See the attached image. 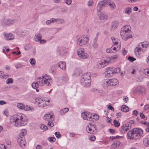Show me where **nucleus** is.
<instances>
[{"instance_id":"f257e3e1","label":"nucleus","mask_w":149,"mask_h":149,"mask_svg":"<svg viewBox=\"0 0 149 149\" xmlns=\"http://www.w3.org/2000/svg\"><path fill=\"white\" fill-rule=\"evenodd\" d=\"M10 120L11 124L15 127L25 126L28 122V119L25 115L19 113L11 116Z\"/></svg>"},{"instance_id":"f03ea898","label":"nucleus","mask_w":149,"mask_h":149,"mask_svg":"<svg viewBox=\"0 0 149 149\" xmlns=\"http://www.w3.org/2000/svg\"><path fill=\"white\" fill-rule=\"evenodd\" d=\"M148 46L147 42H144L139 43L134 49L135 54L136 56H139L142 52H144Z\"/></svg>"},{"instance_id":"7ed1b4c3","label":"nucleus","mask_w":149,"mask_h":149,"mask_svg":"<svg viewBox=\"0 0 149 149\" xmlns=\"http://www.w3.org/2000/svg\"><path fill=\"white\" fill-rule=\"evenodd\" d=\"M38 82H39L40 86H43L46 84L48 86H50L52 84V79L49 76L46 74L45 75L42 77H39L38 78Z\"/></svg>"},{"instance_id":"20e7f679","label":"nucleus","mask_w":149,"mask_h":149,"mask_svg":"<svg viewBox=\"0 0 149 149\" xmlns=\"http://www.w3.org/2000/svg\"><path fill=\"white\" fill-rule=\"evenodd\" d=\"M89 41V38L87 35L78 36L76 40L77 44L79 46H83L86 45Z\"/></svg>"},{"instance_id":"39448f33","label":"nucleus","mask_w":149,"mask_h":149,"mask_svg":"<svg viewBox=\"0 0 149 149\" xmlns=\"http://www.w3.org/2000/svg\"><path fill=\"white\" fill-rule=\"evenodd\" d=\"M118 84V81L117 79H112L104 80L102 85L103 87H106L107 86L116 85Z\"/></svg>"},{"instance_id":"423d86ee","label":"nucleus","mask_w":149,"mask_h":149,"mask_svg":"<svg viewBox=\"0 0 149 149\" xmlns=\"http://www.w3.org/2000/svg\"><path fill=\"white\" fill-rule=\"evenodd\" d=\"M77 53L78 57L81 59H85L88 57V54L85 52L83 48L78 49L77 51Z\"/></svg>"},{"instance_id":"0eeeda50","label":"nucleus","mask_w":149,"mask_h":149,"mask_svg":"<svg viewBox=\"0 0 149 149\" xmlns=\"http://www.w3.org/2000/svg\"><path fill=\"white\" fill-rule=\"evenodd\" d=\"M36 103L40 107H43L46 106L48 103L49 102V100H48L47 101V99L45 98H36Z\"/></svg>"},{"instance_id":"6e6552de","label":"nucleus","mask_w":149,"mask_h":149,"mask_svg":"<svg viewBox=\"0 0 149 149\" xmlns=\"http://www.w3.org/2000/svg\"><path fill=\"white\" fill-rule=\"evenodd\" d=\"M44 119L46 121H48V124L49 126L52 127L54 124L52 121L54 120L52 115L50 114H47L45 115L43 117Z\"/></svg>"},{"instance_id":"1a4fd4ad","label":"nucleus","mask_w":149,"mask_h":149,"mask_svg":"<svg viewBox=\"0 0 149 149\" xmlns=\"http://www.w3.org/2000/svg\"><path fill=\"white\" fill-rule=\"evenodd\" d=\"M133 130L135 136V139H137L142 136L143 134V131L141 129L134 128L133 129Z\"/></svg>"},{"instance_id":"9d476101","label":"nucleus","mask_w":149,"mask_h":149,"mask_svg":"<svg viewBox=\"0 0 149 149\" xmlns=\"http://www.w3.org/2000/svg\"><path fill=\"white\" fill-rule=\"evenodd\" d=\"M131 128V125L130 124H124L122 126L120 131L122 133L125 134Z\"/></svg>"},{"instance_id":"9b49d317","label":"nucleus","mask_w":149,"mask_h":149,"mask_svg":"<svg viewBox=\"0 0 149 149\" xmlns=\"http://www.w3.org/2000/svg\"><path fill=\"white\" fill-rule=\"evenodd\" d=\"M95 126L91 123H89L86 127V130L89 133L94 134L95 132L96 129L95 128Z\"/></svg>"},{"instance_id":"f8f14e48","label":"nucleus","mask_w":149,"mask_h":149,"mask_svg":"<svg viewBox=\"0 0 149 149\" xmlns=\"http://www.w3.org/2000/svg\"><path fill=\"white\" fill-rule=\"evenodd\" d=\"M120 35L122 38L125 40H127L128 38H131L132 37V36L130 35L129 33L122 30L120 31Z\"/></svg>"},{"instance_id":"ddd939ff","label":"nucleus","mask_w":149,"mask_h":149,"mask_svg":"<svg viewBox=\"0 0 149 149\" xmlns=\"http://www.w3.org/2000/svg\"><path fill=\"white\" fill-rule=\"evenodd\" d=\"M81 116L84 119L90 121L92 113L88 112H84L81 113Z\"/></svg>"},{"instance_id":"4468645a","label":"nucleus","mask_w":149,"mask_h":149,"mask_svg":"<svg viewBox=\"0 0 149 149\" xmlns=\"http://www.w3.org/2000/svg\"><path fill=\"white\" fill-rule=\"evenodd\" d=\"M17 141L22 147H24L25 146L26 141L24 137H18Z\"/></svg>"},{"instance_id":"2eb2a0df","label":"nucleus","mask_w":149,"mask_h":149,"mask_svg":"<svg viewBox=\"0 0 149 149\" xmlns=\"http://www.w3.org/2000/svg\"><path fill=\"white\" fill-rule=\"evenodd\" d=\"M108 64L107 61L105 60H102L99 61L97 64L98 68H102Z\"/></svg>"},{"instance_id":"dca6fc26","label":"nucleus","mask_w":149,"mask_h":149,"mask_svg":"<svg viewBox=\"0 0 149 149\" xmlns=\"http://www.w3.org/2000/svg\"><path fill=\"white\" fill-rule=\"evenodd\" d=\"M106 72L107 76L112 77L113 75V67H108L106 68Z\"/></svg>"},{"instance_id":"f3484780","label":"nucleus","mask_w":149,"mask_h":149,"mask_svg":"<svg viewBox=\"0 0 149 149\" xmlns=\"http://www.w3.org/2000/svg\"><path fill=\"white\" fill-rule=\"evenodd\" d=\"M15 21L12 19H5L4 20L3 23L5 25L10 26L14 24Z\"/></svg>"},{"instance_id":"a211bd4d","label":"nucleus","mask_w":149,"mask_h":149,"mask_svg":"<svg viewBox=\"0 0 149 149\" xmlns=\"http://www.w3.org/2000/svg\"><path fill=\"white\" fill-rule=\"evenodd\" d=\"M144 91L145 90L143 87L138 86L134 89L133 92L135 93L139 92L142 93H144Z\"/></svg>"},{"instance_id":"6ab92c4d","label":"nucleus","mask_w":149,"mask_h":149,"mask_svg":"<svg viewBox=\"0 0 149 149\" xmlns=\"http://www.w3.org/2000/svg\"><path fill=\"white\" fill-rule=\"evenodd\" d=\"M133 129L128 132L127 134V136L128 139H135V136L134 135V133L133 132Z\"/></svg>"},{"instance_id":"aec40b11","label":"nucleus","mask_w":149,"mask_h":149,"mask_svg":"<svg viewBox=\"0 0 149 149\" xmlns=\"http://www.w3.org/2000/svg\"><path fill=\"white\" fill-rule=\"evenodd\" d=\"M111 39L113 44H114V46L120 45L121 43L120 41L118 39L113 37L111 38Z\"/></svg>"},{"instance_id":"412c9836","label":"nucleus","mask_w":149,"mask_h":149,"mask_svg":"<svg viewBox=\"0 0 149 149\" xmlns=\"http://www.w3.org/2000/svg\"><path fill=\"white\" fill-rule=\"evenodd\" d=\"M91 73L89 72L85 73L82 76L81 81L85 80L86 79H91Z\"/></svg>"},{"instance_id":"4be33fe9","label":"nucleus","mask_w":149,"mask_h":149,"mask_svg":"<svg viewBox=\"0 0 149 149\" xmlns=\"http://www.w3.org/2000/svg\"><path fill=\"white\" fill-rule=\"evenodd\" d=\"M131 30L130 26L128 25H126L122 27L121 30L129 33Z\"/></svg>"},{"instance_id":"5701e85b","label":"nucleus","mask_w":149,"mask_h":149,"mask_svg":"<svg viewBox=\"0 0 149 149\" xmlns=\"http://www.w3.org/2000/svg\"><path fill=\"white\" fill-rule=\"evenodd\" d=\"M120 142L119 141H114L111 146V149H114L118 147L120 145Z\"/></svg>"},{"instance_id":"b1692460","label":"nucleus","mask_w":149,"mask_h":149,"mask_svg":"<svg viewBox=\"0 0 149 149\" xmlns=\"http://www.w3.org/2000/svg\"><path fill=\"white\" fill-rule=\"evenodd\" d=\"M58 65L63 70H64L66 69L65 63L64 62H59L58 63Z\"/></svg>"},{"instance_id":"393cba45","label":"nucleus","mask_w":149,"mask_h":149,"mask_svg":"<svg viewBox=\"0 0 149 149\" xmlns=\"http://www.w3.org/2000/svg\"><path fill=\"white\" fill-rule=\"evenodd\" d=\"M5 39L6 40H10L13 39L14 38V35L12 34H4Z\"/></svg>"},{"instance_id":"a878e982","label":"nucleus","mask_w":149,"mask_h":149,"mask_svg":"<svg viewBox=\"0 0 149 149\" xmlns=\"http://www.w3.org/2000/svg\"><path fill=\"white\" fill-rule=\"evenodd\" d=\"M81 81L83 82L84 85L85 86L88 87L91 85V79H86Z\"/></svg>"},{"instance_id":"bb28decb","label":"nucleus","mask_w":149,"mask_h":149,"mask_svg":"<svg viewBox=\"0 0 149 149\" xmlns=\"http://www.w3.org/2000/svg\"><path fill=\"white\" fill-rule=\"evenodd\" d=\"M107 4L109 5L112 9H114L116 7L115 4L113 2L108 0H107Z\"/></svg>"},{"instance_id":"cd10ccee","label":"nucleus","mask_w":149,"mask_h":149,"mask_svg":"<svg viewBox=\"0 0 149 149\" xmlns=\"http://www.w3.org/2000/svg\"><path fill=\"white\" fill-rule=\"evenodd\" d=\"M119 24L118 21H115L113 22L111 24V29L114 30L118 27Z\"/></svg>"},{"instance_id":"c85d7f7f","label":"nucleus","mask_w":149,"mask_h":149,"mask_svg":"<svg viewBox=\"0 0 149 149\" xmlns=\"http://www.w3.org/2000/svg\"><path fill=\"white\" fill-rule=\"evenodd\" d=\"M132 9L131 7L126 8L124 10V13L125 14L130 15L132 13Z\"/></svg>"},{"instance_id":"c756f323","label":"nucleus","mask_w":149,"mask_h":149,"mask_svg":"<svg viewBox=\"0 0 149 149\" xmlns=\"http://www.w3.org/2000/svg\"><path fill=\"white\" fill-rule=\"evenodd\" d=\"M144 145L147 146H149V136H147L143 140Z\"/></svg>"},{"instance_id":"7c9ffc66","label":"nucleus","mask_w":149,"mask_h":149,"mask_svg":"<svg viewBox=\"0 0 149 149\" xmlns=\"http://www.w3.org/2000/svg\"><path fill=\"white\" fill-rule=\"evenodd\" d=\"M99 17L101 20H105L107 19V17L105 13H102L99 15Z\"/></svg>"},{"instance_id":"2f4dec72","label":"nucleus","mask_w":149,"mask_h":149,"mask_svg":"<svg viewBox=\"0 0 149 149\" xmlns=\"http://www.w3.org/2000/svg\"><path fill=\"white\" fill-rule=\"evenodd\" d=\"M99 116L96 114H94L93 115H92V116L91 118V121H95L96 120H98L99 119Z\"/></svg>"},{"instance_id":"473e14b6","label":"nucleus","mask_w":149,"mask_h":149,"mask_svg":"<svg viewBox=\"0 0 149 149\" xmlns=\"http://www.w3.org/2000/svg\"><path fill=\"white\" fill-rule=\"evenodd\" d=\"M26 134V131L24 129H22L19 134V137H24V136Z\"/></svg>"},{"instance_id":"72a5a7b5","label":"nucleus","mask_w":149,"mask_h":149,"mask_svg":"<svg viewBox=\"0 0 149 149\" xmlns=\"http://www.w3.org/2000/svg\"><path fill=\"white\" fill-rule=\"evenodd\" d=\"M32 86L33 88L36 89V91L37 92L39 91V90L37 88L38 87V84L37 82H34L32 84Z\"/></svg>"},{"instance_id":"f704fd0d","label":"nucleus","mask_w":149,"mask_h":149,"mask_svg":"<svg viewBox=\"0 0 149 149\" xmlns=\"http://www.w3.org/2000/svg\"><path fill=\"white\" fill-rule=\"evenodd\" d=\"M121 111L124 112H128L129 111V107L125 105H122L121 107Z\"/></svg>"},{"instance_id":"c9c22d12","label":"nucleus","mask_w":149,"mask_h":149,"mask_svg":"<svg viewBox=\"0 0 149 149\" xmlns=\"http://www.w3.org/2000/svg\"><path fill=\"white\" fill-rule=\"evenodd\" d=\"M42 38V35L40 34L36 35L34 37V39L35 41H39Z\"/></svg>"},{"instance_id":"e433bc0d","label":"nucleus","mask_w":149,"mask_h":149,"mask_svg":"<svg viewBox=\"0 0 149 149\" xmlns=\"http://www.w3.org/2000/svg\"><path fill=\"white\" fill-rule=\"evenodd\" d=\"M69 109L68 108H65L60 110V112L61 114L63 115L68 111Z\"/></svg>"},{"instance_id":"4c0bfd02","label":"nucleus","mask_w":149,"mask_h":149,"mask_svg":"<svg viewBox=\"0 0 149 149\" xmlns=\"http://www.w3.org/2000/svg\"><path fill=\"white\" fill-rule=\"evenodd\" d=\"M121 48L120 45H116V46H114V47L112 49H113V51H114V52L117 51L119 50Z\"/></svg>"},{"instance_id":"58836bf2","label":"nucleus","mask_w":149,"mask_h":149,"mask_svg":"<svg viewBox=\"0 0 149 149\" xmlns=\"http://www.w3.org/2000/svg\"><path fill=\"white\" fill-rule=\"evenodd\" d=\"M9 77L8 75H3L1 71H0V78L3 79H6Z\"/></svg>"},{"instance_id":"ea45409f","label":"nucleus","mask_w":149,"mask_h":149,"mask_svg":"<svg viewBox=\"0 0 149 149\" xmlns=\"http://www.w3.org/2000/svg\"><path fill=\"white\" fill-rule=\"evenodd\" d=\"M107 0H103V1H100L98 3L102 7L104 6L106 4H107Z\"/></svg>"},{"instance_id":"a19ab883","label":"nucleus","mask_w":149,"mask_h":149,"mask_svg":"<svg viewBox=\"0 0 149 149\" xmlns=\"http://www.w3.org/2000/svg\"><path fill=\"white\" fill-rule=\"evenodd\" d=\"M64 23V21L60 18H57L56 19V23L57 24H63Z\"/></svg>"},{"instance_id":"79ce46f5","label":"nucleus","mask_w":149,"mask_h":149,"mask_svg":"<svg viewBox=\"0 0 149 149\" xmlns=\"http://www.w3.org/2000/svg\"><path fill=\"white\" fill-rule=\"evenodd\" d=\"M113 123L114 124V126L116 127H118L120 125V123L118 121L116 120H113Z\"/></svg>"},{"instance_id":"37998d69","label":"nucleus","mask_w":149,"mask_h":149,"mask_svg":"<svg viewBox=\"0 0 149 149\" xmlns=\"http://www.w3.org/2000/svg\"><path fill=\"white\" fill-rule=\"evenodd\" d=\"M40 127L41 129L43 130H47L48 129L47 127L44 124H41L40 125Z\"/></svg>"},{"instance_id":"c03bdc74","label":"nucleus","mask_w":149,"mask_h":149,"mask_svg":"<svg viewBox=\"0 0 149 149\" xmlns=\"http://www.w3.org/2000/svg\"><path fill=\"white\" fill-rule=\"evenodd\" d=\"M17 106L18 108L21 109H23L24 108V106L23 104L21 103H18Z\"/></svg>"},{"instance_id":"a18cd8bd","label":"nucleus","mask_w":149,"mask_h":149,"mask_svg":"<svg viewBox=\"0 0 149 149\" xmlns=\"http://www.w3.org/2000/svg\"><path fill=\"white\" fill-rule=\"evenodd\" d=\"M102 7L98 3L97 7V12L100 11L102 9Z\"/></svg>"},{"instance_id":"49530a36","label":"nucleus","mask_w":149,"mask_h":149,"mask_svg":"<svg viewBox=\"0 0 149 149\" xmlns=\"http://www.w3.org/2000/svg\"><path fill=\"white\" fill-rule=\"evenodd\" d=\"M120 69L118 68H116L114 69H113V73H119L120 72Z\"/></svg>"},{"instance_id":"de8ad7c7","label":"nucleus","mask_w":149,"mask_h":149,"mask_svg":"<svg viewBox=\"0 0 149 149\" xmlns=\"http://www.w3.org/2000/svg\"><path fill=\"white\" fill-rule=\"evenodd\" d=\"M29 61L30 63L31 64V65H35L36 63V61L34 58H31L30 59Z\"/></svg>"},{"instance_id":"09e8293b","label":"nucleus","mask_w":149,"mask_h":149,"mask_svg":"<svg viewBox=\"0 0 149 149\" xmlns=\"http://www.w3.org/2000/svg\"><path fill=\"white\" fill-rule=\"evenodd\" d=\"M6 82L7 84L12 83L13 82V80L12 78H9L7 79Z\"/></svg>"},{"instance_id":"8fccbe9b","label":"nucleus","mask_w":149,"mask_h":149,"mask_svg":"<svg viewBox=\"0 0 149 149\" xmlns=\"http://www.w3.org/2000/svg\"><path fill=\"white\" fill-rule=\"evenodd\" d=\"M55 135L56 137L58 138H60L61 137V135L60 132H56L55 133Z\"/></svg>"},{"instance_id":"3c124183","label":"nucleus","mask_w":149,"mask_h":149,"mask_svg":"<svg viewBox=\"0 0 149 149\" xmlns=\"http://www.w3.org/2000/svg\"><path fill=\"white\" fill-rule=\"evenodd\" d=\"M128 59L130 61L133 62L134 61L136 60V59L134 57L131 56H129L128 57Z\"/></svg>"},{"instance_id":"603ef678","label":"nucleus","mask_w":149,"mask_h":149,"mask_svg":"<svg viewBox=\"0 0 149 149\" xmlns=\"http://www.w3.org/2000/svg\"><path fill=\"white\" fill-rule=\"evenodd\" d=\"M106 51L107 53L114 52V51H113L112 47H111V48L107 49H106Z\"/></svg>"},{"instance_id":"864d4df0","label":"nucleus","mask_w":149,"mask_h":149,"mask_svg":"<svg viewBox=\"0 0 149 149\" xmlns=\"http://www.w3.org/2000/svg\"><path fill=\"white\" fill-rule=\"evenodd\" d=\"M92 46L94 48L96 49L98 48V45L97 43H93Z\"/></svg>"},{"instance_id":"5fc2aeb1","label":"nucleus","mask_w":149,"mask_h":149,"mask_svg":"<svg viewBox=\"0 0 149 149\" xmlns=\"http://www.w3.org/2000/svg\"><path fill=\"white\" fill-rule=\"evenodd\" d=\"M49 140L50 142H53L55 141L56 140V139L54 137H52L49 138Z\"/></svg>"},{"instance_id":"6e6d98bb","label":"nucleus","mask_w":149,"mask_h":149,"mask_svg":"<svg viewBox=\"0 0 149 149\" xmlns=\"http://www.w3.org/2000/svg\"><path fill=\"white\" fill-rule=\"evenodd\" d=\"M3 114L6 116H7L8 115V112L7 109H5L3 112Z\"/></svg>"},{"instance_id":"4d7b16f0","label":"nucleus","mask_w":149,"mask_h":149,"mask_svg":"<svg viewBox=\"0 0 149 149\" xmlns=\"http://www.w3.org/2000/svg\"><path fill=\"white\" fill-rule=\"evenodd\" d=\"M118 55H115L112 56L111 57V59H116L118 58Z\"/></svg>"},{"instance_id":"13d9d810","label":"nucleus","mask_w":149,"mask_h":149,"mask_svg":"<svg viewBox=\"0 0 149 149\" xmlns=\"http://www.w3.org/2000/svg\"><path fill=\"white\" fill-rule=\"evenodd\" d=\"M144 73L146 74L149 75V69L146 68L144 70Z\"/></svg>"},{"instance_id":"bf43d9fd","label":"nucleus","mask_w":149,"mask_h":149,"mask_svg":"<svg viewBox=\"0 0 149 149\" xmlns=\"http://www.w3.org/2000/svg\"><path fill=\"white\" fill-rule=\"evenodd\" d=\"M31 108L30 107H29L28 106H26V107L24 106V108L23 109H24L25 111H27L31 110Z\"/></svg>"},{"instance_id":"052dcab7","label":"nucleus","mask_w":149,"mask_h":149,"mask_svg":"<svg viewBox=\"0 0 149 149\" xmlns=\"http://www.w3.org/2000/svg\"><path fill=\"white\" fill-rule=\"evenodd\" d=\"M93 3V2L92 0H90L88 2L87 5L88 6H91Z\"/></svg>"},{"instance_id":"680f3d73","label":"nucleus","mask_w":149,"mask_h":149,"mask_svg":"<svg viewBox=\"0 0 149 149\" xmlns=\"http://www.w3.org/2000/svg\"><path fill=\"white\" fill-rule=\"evenodd\" d=\"M149 109V104H148L145 105L144 107V110H146Z\"/></svg>"},{"instance_id":"e2e57ef3","label":"nucleus","mask_w":149,"mask_h":149,"mask_svg":"<svg viewBox=\"0 0 149 149\" xmlns=\"http://www.w3.org/2000/svg\"><path fill=\"white\" fill-rule=\"evenodd\" d=\"M6 146L4 145L1 144L0 145V149H6Z\"/></svg>"},{"instance_id":"0e129e2a","label":"nucleus","mask_w":149,"mask_h":149,"mask_svg":"<svg viewBox=\"0 0 149 149\" xmlns=\"http://www.w3.org/2000/svg\"><path fill=\"white\" fill-rule=\"evenodd\" d=\"M141 123V124H143L146 126H147V125L149 123V122H147V121H141L140 122Z\"/></svg>"},{"instance_id":"69168bd1","label":"nucleus","mask_w":149,"mask_h":149,"mask_svg":"<svg viewBox=\"0 0 149 149\" xmlns=\"http://www.w3.org/2000/svg\"><path fill=\"white\" fill-rule=\"evenodd\" d=\"M89 139L91 141H94L95 139V137L94 136H92L90 137Z\"/></svg>"},{"instance_id":"338daca9","label":"nucleus","mask_w":149,"mask_h":149,"mask_svg":"<svg viewBox=\"0 0 149 149\" xmlns=\"http://www.w3.org/2000/svg\"><path fill=\"white\" fill-rule=\"evenodd\" d=\"M138 114V112L136 110H134L133 111V115L137 116Z\"/></svg>"},{"instance_id":"774afa93","label":"nucleus","mask_w":149,"mask_h":149,"mask_svg":"<svg viewBox=\"0 0 149 149\" xmlns=\"http://www.w3.org/2000/svg\"><path fill=\"white\" fill-rule=\"evenodd\" d=\"M140 117L143 119H144L145 117V116L142 113H140Z\"/></svg>"}]
</instances>
